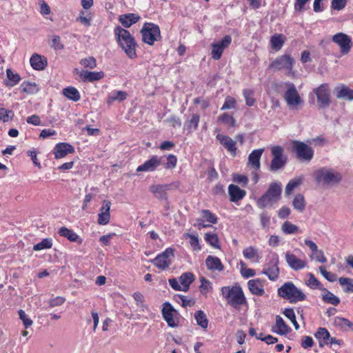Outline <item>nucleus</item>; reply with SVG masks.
Returning a JSON list of instances; mask_svg holds the SVG:
<instances>
[{"instance_id": "e433bc0d", "label": "nucleus", "mask_w": 353, "mask_h": 353, "mask_svg": "<svg viewBox=\"0 0 353 353\" xmlns=\"http://www.w3.org/2000/svg\"><path fill=\"white\" fill-rule=\"evenodd\" d=\"M285 41V37L283 34H274L271 37L270 43L272 47L276 50H279Z\"/></svg>"}, {"instance_id": "a878e982", "label": "nucleus", "mask_w": 353, "mask_h": 353, "mask_svg": "<svg viewBox=\"0 0 353 353\" xmlns=\"http://www.w3.org/2000/svg\"><path fill=\"white\" fill-rule=\"evenodd\" d=\"M205 264L207 268L210 270H217V271H222L224 268L223 265L222 264L221 260L214 256H208L205 260Z\"/></svg>"}, {"instance_id": "dca6fc26", "label": "nucleus", "mask_w": 353, "mask_h": 353, "mask_svg": "<svg viewBox=\"0 0 353 353\" xmlns=\"http://www.w3.org/2000/svg\"><path fill=\"white\" fill-rule=\"evenodd\" d=\"M285 260L289 267L295 271L303 269L307 265L305 261L297 258L295 254L290 252L285 253Z\"/></svg>"}, {"instance_id": "37998d69", "label": "nucleus", "mask_w": 353, "mask_h": 353, "mask_svg": "<svg viewBox=\"0 0 353 353\" xmlns=\"http://www.w3.org/2000/svg\"><path fill=\"white\" fill-rule=\"evenodd\" d=\"M281 230L286 234H292L299 232V227L287 221L282 225Z\"/></svg>"}, {"instance_id": "58836bf2", "label": "nucleus", "mask_w": 353, "mask_h": 353, "mask_svg": "<svg viewBox=\"0 0 353 353\" xmlns=\"http://www.w3.org/2000/svg\"><path fill=\"white\" fill-rule=\"evenodd\" d=\"M6 74L8 81H6V84L8 86L12 87L17 84L21 78L19 75L17 73H14L11 69H7L6 70Z\"/></svg>"}, {"instance_id": "6ab92c4d", "label": "nucleus", "mask_w": 353, "mask_h": 353, "mask_svg": "<svg viewBox=\"0 0 353 353\" xmlns=\"http://www.w3.org/2000/svg\"><path fill=\"white\" fill-rule=\"evenodd\" d=\"M216 139L220 141L221 145L232 153L233 156L236 155V142L234 141H233L230 137L221 134H218L216 135Z\"/></svg>"}, {"instance_id": "20e7f679", "label": "nucleus", "mask_w": 353, "mask_h": 353, "mask_svg": "<svg viewBox=\"0 0 353 353\" xmlns=\"http://www.w3.org/2000/svg\"><path fill=\"white\" fill-rule=\"evenodd\" d=\"M295 64L294 59L290 54H283L274 59L268 65V70L272 72L285 70L288 75H294L293 67Z\"/></svg>"}, {"instance_id": "a19ab883", "label": "nucleus", "mask_w": 353, "mask_h": 353, "mask_svg": "<svg viewBox=\"0 0 353 353\" xmlns=\"http://www.w3.org/2000/svg\"><path fill=\"white\" fill-rule=\"evenodd\" d=\"M339 282L341 286L345 287L343 289L345 292H353V279L341 277Z\"/></svg>"}, {"instance_id": "49530a36", "label": "nucleus", "mask_w": 353, "mask_h": 353, "mask_svg": "<svg viewBox=\"0 0 353 353\" xmlns=\"http://www.w3.org/2000/svg\"><path fill=\"white\" fill-rule=\"evenodd\" d=\"M52 246V241L51 239H43L40 243L33 246L34 251H39L44 249H50Z\"/></svg>"}, {"instance_id": "0e129e2a", "label": "nucleus", "mask_w": 353, "mask_h": 353, "mask_svg": "<svg viewBox=\"0 0 353 353\" xmlns=\"http://www.w3.org/2000/svg\"><path fill=\"white\" fill-rule=\"evenodd\" d=\"M51 47L54 48L55 50H62L64 48V46L61 43L60 37L58 35L53 36L51 40Z\"/></svg>"}, {"instance_id": "2eb2a0df", "label": "nucleus", "mask_w": 353, "mask_h": 353, "mask_svg": "<svg viewBox=\"0 0 353 353\" xmlns=\"http://www.w3.org/2000/svg\"><path fill=\"white\" fill-rule=\"evenodd\" d=\"M176 313V310L169 303H165L163 305L162 314L163 319L167 322L168 325L171 327L177 326V323L174 318V314Z\"/></svg>"}, {"instance_id": "680f3d73", "label": "nucleus", "mask_w": 353, "mask_h": 353, "mask_svg": "<svg viewBox=\"0 0 353 353\" xmlns=\"http://www.w3.org/2000/svg\"><path fill=\"white\" fill-rule=\"evenodd\" d=\"M261 224L264 228H268L270 223V216L266 212H263L260 214Z\"/></svg>"}, {"instance_id": "13d9d810", "label": "nucleus", "mask_w": 353, "mask_h": 353, "mask_svg": "<svg viewBox=\"0 0 353 353\" xmlns=\"http://www.w3.org/2000/svg\"><path fill=\"white\" fill-rule=\"evenodd\" d=\"M19 316L20 319L23 321V323L26 328H28L32 325V321L28 317V316L26 315V312L23 310H20L19 311Z\"/></svg>"}, {"instance_id": "4d7b16f0", "label": "nucleus", "mask_w": 353, "mask_h": 353, "mask_svg": "<svg viewBox=\"0 0 353 353\" xmlns=\"http://www.w3.org/2000/svg\"><path fill=\"white\" fill-rule=\"evenodd\" d=\"M240 264L241 266V273L243 277L249 278V277L254 276L255 275L254 270L250 269V268H246L245 263L242 261L240 263Z\"/></svg>"}, {"instance_id": "f704fd0d", "label": "nucleus", "mask_w": 353, "mask_h": 353, "mask_svg": "<svg viewBox=\"0 0 353 353\" xmlns=\"http://www.w3.org/2000/svg\"><path fill=\"white\" fill-rule=\"evenodd\" d=\"M63 94L68 99L74 101H77L80 99V94L78 90L74 87H68L63 90Z\"/></svg>"}, {"instance_id": "393cba45", "label": "nucleus", "mask_w": 353, "mask_h": 353, "mask_svg": "<svg viewBox=\"0 0 353 353\" xmlns=\"http://www.w3.org/2000/svg\"><path fill=\"white\" fill-rule=\"evenodd\" d=\"M248 286L252 294L256 296H262L265 291L263 284L259 279L250 280Z\"/></svg>"}, {"instance_id": "c85d7f7f", "label": "nucleus", "mask_w": 353, "mask_h": 353, "mask_svg": "<svg viewBox=\"0 0 353 353\" xmlns=\"http://www.w3.org/2000/svg\"><path fill=\"white\" fill-rule=\"evenodd\" d=\"M31 66L37 70H41L45 68L47 65L46 59H43L41 56L38 54L32 55L30 59Z\"/></svg>"}, {"instance_id": "bf43d9fd", "label": "nucleus", "mask_w": 353, "mask_h": 353, "mask_svg": "<svg viewBox=\"0 0 353 353\" xmlns=\"http://www.w3.org/2000/svg\"><path fill=\"white\" fill-rule=\"evenodd\" d=\"M219 121L222 123L228 124L230 126H234L235 124L234 119L229 115L228 113H224L219 117Z\"/></svg>"}, {"instance_id": "0eeeda50", "label": "nucleus", "mask_w": 353, "mask_h": 353, "mask_svg": "<svg viewBox=\"0 0 353 353\" xmlns=\"http://www.w3.org/2000/svg\"><path fill=\"white\" fill-rule=\"evenodd\" d=\"M285 86L287 90L284 93L283 97L288 106L291 110L298 109V107L303 103V100L301 99L295 85L292 83L288 82L285 83Z\"/></svg>"}, {"instance_id": "e2e57ef3", "label": "nucleus", "mask_w": 353, "mask_h": 353, "mask_svg": "<svg viewBox=\"0 0 353 353\" xmlns=\"http://www.w3.org/2000/svg\"><path fill=\"white\" fill-rule=\"evenodd\" d=\"M36 86H37V85L35 83H29V82H28V83L23 82L21 85L23 92H29V93L34 92L37 90Z\"/></svg>"}, {"instance_id": "39448f33", "label": "nucleus", "mask_w": 353, "mask_h": 353, "mask_svg": "<svg viewBox=\"0 0 353 353\" xmlns=\"http://www.w3.org/2000/svg\"><path fill=\"white\" fill-rule=\"evenodd\" d=\"M281 185L278 183H272L266 192L257 201V206L259 208H264L268 205H272L281 198Z\"/></svg>"}, {"instance_id": "f8f14e48", "label": "nucleus", "mask_w": 353, "mask_h": 353, "mask_svg": "<svg viewBox=\"0 0 353 353\" xmlns=\"http://www.w3.org/2000/svg\"><path fill=\"white\" fill-rule=\"evenodd\" d=\"M314 92L320 107L322 108L328 107L330 103V94L328 85L327 84H322L315 89Z\"/></svg>"}, {"instance_id": "8fccbe9b", "label": "nucleus", "mask_w": 353, "mask_h": 353, "mask_svg": "<svg viewBox=\"0 0 353 353\" xmlns=\"http://www.w3.org/2000/svg\"><path fill=\"white\" fill-rule=\"evenodd\" d=\"M14 117V112L12 110H7L6 108H0V120L3 122H8Z\"/></svg>"}, {"instance_id": "9b49d317", "label": "nucleus", "mask_w": 353, "mask_h": 353, "mask_svg": "<svg viewBox=\"0 0 353 353\" xmlns=\"http://www.w3.org/2000/svg\"><path fill=\"white\" fill-rule=\"evenodd\" d=\"M332 41L340 47L343 54L350 52L352 43L351 38L347 34L342 32L337 33L332 37Z\"/></svg>"}, {"instance_id": "9d476101", "label": "nucleus", "mask_w": 353, "mask_h": 353, "mask_svg": "<svg viewBox=\"0 0 353 353\" xmlns=\"http://www.w3.org/2000/svg\"><path fill=\"white\" fill-rule=\"evenodd\" d=\"M231 42L232 38L230 35L225 36L221 41L213 42L211 44L212 58L214 60H219L224 50L230 45Z\"/></svg>"}, {"instance_id": "b1692460", "label": "nucleus", "mask_w": 353, "mask_h": 353, "mask_svg": "<svg viewBox=\"0 0 353 353\" xmlns=\"http://www.w3.org/2000/svg\"><path fill=\"white\" fill-rule=\"evenodd\" d=\"M315 338L319 341V347H323L329 344L330 334L325 327H319L314 334Z\"/></svg>"}, {"instance_id": "412c9836", "label": "nucleus", "mask_w": 353, "mask_h": 353, "mask_svg": "<svg viewBox=\"0 0 353 353\" xmlns=\"http://www.w3.org/2000/svg\"><path fill=\"white\" fill-rule=\"evenodd\" d=\"M263 152V148L254 150L248 156V164L255 170L260 168V159Z\"/></svg>"}, {"instance_id": "473e14b6", "label": "nucleus", "mask_w": 353, "mask_h": 353, "mask_svg": "<svg viewBox=\"0 0 353 353\" xmlns=\"http://www.w3.org/2000/svg\"><path fill=\"white\" fill-rule=\"evenodd\" d=\"M303 182L302 177H297L291 179L288 183L287 184L285 188V194L287 196H289L292 194V192L299 186Z\"/></svg>"}, {"instance_id": "603ef678", "label": "nucleus", "mask_w": 353, "mask_h": 353, "mask_svg": "<svg viewBox=\"0 0 353 353\" xmlns=\"http://www.w3.org/2000/svg\"><path fill=\"white\" fill-rule=\"evenodd\" d=\"M80 63L85 68L93 69L97 66L96 59L92 57H89L81 60Z\"/></svg>"}, {"instance_id": "09e8293b", "label": "nucleus", "mask_w": 353, "mask_h": 353, "mask_svg": "<svg viewBox=\"0 0 353 353\" xmlns=\"http://www.w3.org/2000/svg\"><path fill=\"white\" fill-rule=\"evenodd\" d=\"M283 314L289 319L291 322L292 323L293 325L294 326V328L297 330L299 328V325L298 324L296 320V316L295 313L292 308H288L285 309L283 312Z\"/></svg>"}, {"instance_id": "6e6552de", "label": "nucleus", "mask_w": 353, "mask_h": 353, "mask_svg": "<svg viewBox=\"0 0 353 353\" xmlns=\"http://www.w3.org/2000/svg\"><path fill=\"white\" fill-rule=\"evenodd\" d=\"M292 148L297 159L302 161L309 162L314 157L313 149L304 142L294 140L292 142Z\"/></svg>"}, {"instance_id": "4be33fe9", "label": "nucleus", "mask_w": 353, "mask_h": 353, "mask_svg": "<svg viewBox=\"0 0 353 353\" xmlns=\"http://www.w3.org/2000/svg\"><path fill=\"white\" fill-rule=\"evenodd\" d=\"M272 331L280 335H285L290 332V328L286 325L283 318L277 315L276 316V323L272 327Z\"/></svg>"}, {"instance_id": "aec40b11", "label": "nucleus", "mask_w": 353, "mask_h": 353, "mask_svg": "<svg viewBox=\"0 0 353 353\" xmlns=\"http://www.w3.org/2000/svg\"><path fill=\"white\" fill-rule=\"evenodd\" d=\"M228 194L231 201L237 202L245 196L246 192L238 185L230 184L228 187Z\"/></svg>"}, {"instance_id": "c03bdc74", "label": "nucleus", "mask_w": 353, "mask_h": 353, "mask_svg": "<svg viewBox=\"0 0 353 353\" xmlns=\"http://www.w3.org/2000/svg\"><path fill=\"white\" fill-rule=\"evenodd\" d=\"M199 119V115L194 114H192V118L185 123V126L189 132L195 130L197 128Z\"/></svg>"}, {"instance_id": "052dcab7", "label": "nucleus", "mask_w": 353, "mask_h": 353, "mask_svg": "<svg viewBox=\"0 0 353 353\" xmlns=\"http://www.w3.org/2000/svg\"><path fill=\"white\" fill-rule=\"evenodd\" d=\"M271 152L273 158L286 157L285 155H283V148L280 145L273 146L271 148Z\"/></svg>"}, {"instance_id": "72a5a7b5", "label": "nucleus", "mask_w": 353, "mask_h": 353, "mask_svg": "<svg viewBox=\"0 0 353 353\" xmlns=\"http://www.w3.org/2000/svg\"><path fill=\"white\" fill-rule=\"evenodd\" d=\"M287 163V157L273 158L270 165V170L276 172L285 166Z\"/></svg>"}, {"instance_id": "774afa93", "label": "nucleus", "mask_w": 353, "mask_h": 353, "mask_svg": "<svg viewBox=\"0 0 353 353\" xmlns=\"http://www.w3.org/2000/svg\"><path fill=\"white\" fill-rule=\"evenodd\" d=\"M309 279L307 284L312 288H317L320 285V282L315 278L313 274H308Z\"/></svg>"}, {"instance_id": "5701e85b", "label": "nucleus", "mask_w": 353, "mask_h": 353, "mask_svg": "<svg viewBox=\"0 0 353 353\" xmlns=\"http://www.w3.org/2000/svg\"><path fill=\"white\" fill-rule=\"evenodd\" d=\"M334 93L337 99H343L347 101L353 100V90L344 85L335 88Z\"/></svg>"}, {"instance_id": "7c9ffc66", "label": "nucleus", "mask_w": 353, "mask_h": 353, "mask_svg": "<svg viewBox=\"0 0 353 353\" xmlns=\"http://www.w3.org/2000/svg\"><path fill=\"white\" fill-rule=\"evenodd\" d=\"M59 233L61 236L67 238L72 242H79L80 243H81V239L79 238V235L65 227H61L59 229Z\"/></svg>"}, {"instance_id": "4468645a", "label": "nucleus", "mask_w": 353, "mask_h": 353, "mask_svg": "<svg viewBox=\"0 0 353 353\" xmlns=\"http://www.w3.org/2000/svg\"><path fill=\"white\" fill-rule=\"evenodd\" d=\"M174 256L173 250L171 248L166 249L163 253L159 254L152 263L157 268L164 270L171 264L170 257Z\"/></svg>"}, {"instance_id": "ea45409f", "label": "nucleus", "mask_w": 353, "mask_h": 353, "mask_svg": "<svg viewBox=\"0 0 353 353\" xmlns=\"http://www.w3.org/2000/svg\"><path fill=\"white\" fill-rule=\"evenodd\" d=\"M325 290V293L322 296L323 300L327 303H330L333 305H338L340 303L339 298L330 291L326 290Z\"/></svg>"}, {"instance_id": "4c0bfd02", "label": "nucleus", "mask_w": 353, "mask_h": 353, "mask_svg": "<svg viewBox=\"0 0 353 353\" xmlns=\"http://www.w3.org/2000/svg\"><path fill=\"white\" fill-rule=\"evenodd\" d=\"M292 205L294 209L299 212H303L305 208V201L303 195L297 194L294 198Z\"/></svg>"}, {"instance_id": "79ce46f5", "label": "nucleus", "mask_w": 353, "mask_h": 353, "mask_svg": "<svg viewBox=\"0 0 353 353\" xmlns=\"http://www.w3.org/2000/svg\"><path fill=\"white\" fill-rule=\"evenodd\" d=\"M335 323L338 326L345 331L353 330V323L345 318L336 317Z\"/></svg>"}, {"instance_id": "ddd939ff", "label": "nucleus", "mask_w": 353, "mask_h": 353, "mask_svg": "<svg viewBox=\"0 0 353 353\" xmlns=\"http://www.w3.org/2000/svg\"><path fill=\"white\" fill-rule=\"evenodd\" d=\"M279 258L277 255L270 261L262 271V274H265L271 281H276L279 274V268L278 267Z\"/></svg>"}, {"instance_id": "423d86ee", "label": "nucleus", "mask_w": 353, "mask_h": 353, "mask_svg": "<svg viewBox=\"0 0 353 353\" xmlns=\"http://www.w3.org/2000/svg\"><path fill=\"white\" fill-rule=\"evenodd\" d=\"M278 294L290 303H296L305 299L304 293L298 289L293 283L288 282L284 283L278 289Z\"/></svg>"}, {"instance_id": "cd10ccee", "label": "nucleus", "mask_w": 353, "mask_h": 353, "mask_svg": "<svg viewBox=\"0 0 353 353\" xmlns=\"http://www.w3.org/2000/svg\"><path fill=\"white\" fill-rule=\"evenodd\" d=\"M169 185H154L150 187V191L159 199H166V192L169 190Z\"/></svg>"}, {"instance_id": "f3484780", "label": "nucleus", "mask_w": 353, "mask_h": 353, "mask_svg": "<svg viewBox=\"0 0 353 353\" xmlns=\"http://www.w3.org/2000/svg\"><path fill=\"white\" fill-rule=\"evenodd\" d=\"M161 158L157 156H152V158L146 161L143 164L137 168V172H152L160 165Z\"/></svg>"}, {"instance_id": "2f4dec72", "label": "nucleus", "mask_w": 353, "mask_h": 353, "mask_svg": "<svg viewBox=\"0 0 353 353\" xmlns=\"http://www.w3.org/2000/svg\"><path fill=\"white\" fill-rule=\"evenodd\" d=\"M80 77L85 81L92 82L101 79L104 77V73L103 72L82 71L80 73Z\"/></svg>"}, {"instance_id": "338daca9", "label": "nucleus", "mask_w": 353, "mask_h": 353, "mask_svg": "<svg viewBox=\"0 0 353 353\" xmlns=\"http://www.w3.org/2000/svg\"><path fill=\"white\" fill-rule=\"evenodd\" d=\"M65 299L62 296H57L49 300V305L51 307L61 305L65 302Z\"/></svg>"}, {"instance_id": "3c124183", "label": "nucleus", "mask_w": 353, "mask_h": 353, "mask_svg": "<svg viewBox=\"0 0 353 353\" xmlns=\"http://www.w3.org/2000/svg\"><path fill=\"white\" fill-rule=\"evenodd\" d=\"M202 218L205 219L206 221L210 223H217V218L216 216L212 214L210 210H202L201 211Z\"/></svg>"}, {"instance_id": "1a4fd4ad", "label": "nucleus", "mask_w": 353, "mask_h": 353, "mask_svg": "<svg viewBox=\"0 0 353 353\" xmlns=\"http://www.w3.org/2000/svg\"><path fill=\"white\" fill-rule=\"evenodd\" d=\"M143 41L149 45H153L154 41L161 38L159 27L152 23H145L141 30Z\"/></svg>"}, {"instance_id": "c756f323", "label": "nucleus", "mask_w": 353, "mask_h": 353, "mask_svg": "<svg viewBox=\"0 0 353 353\" xmlns=\"http://www.w3.org/2000/svg\"><path fill=\"white\" fill-rule=\"evenodd\" d=\"M181 284L182 291L187 292L189 290L190 284L194 281V276L191 272L183 273L179 278Z\"/></svg>"}, {"instance_id": "f257e3e1", "label": "nucleus", "mask_w": 353, "mask_h": 353, "mask_svg": "<svg viewBox=\"0 0 353 353\" xmlns=\"http://www.w3.org/2000/svg\"><path fill=\"white\" fill-rule=\"evenodd\" d=\"M114 34L121 48L130 59L137 57V43L130 32L120 26L114 28Z\"/></svg>"}, {"instance_id": "5fc2aeb1", "label": "nucleus", "mask_w": 353, "mask_h": 353, "mask_svg": "<svg viewBox=\"0 0 353 353\" xmlns=\"http://www.w3.org/2000/svg\"><path fill=\"white\" fill-rule=\"evenodd\" d=\"M243 254L244 257L248 259H252L255 257L258 258L257 250L252 246L245 249L243 252Z\"/></svg>"}, {"instance_id": "f03ea898", "label": "nucleus", "mask_w": 353, "mask_h": 353, "mask_svg": "<svg viewBox=\"0 0 353 353\" xmlns=\"http://www.w3.org/2000/svg\"><path fill=\"white\" fill-rule=\"evenodd\" d=\"M314 177L318 184L323 186H333L342 180V174L339 172L328 167L315 170Z\"/></svg>"}, {"instance_id": "69168bd1", "label": "nucleus", "mask_w": 353, "mask_h": 353, "mask_svg": "<svg viewBox=\"0 0 353 353\" xmlns=\"http://www.w3.org/2000/svg\"><path fill=\"white\" fill-rule=\"evenodd\" d=\"M186 236L188 238H190V245L194 248V250H200L201 247L199 245L198 237L194 235L190 234H187Z\"/></svg>"}, {"instance_id": "bb28decb", "label": "nucleus", "mask_w": 353, "mask_h": 353, "mask_svg": "<svg viewBox=\"0 0 353 353\" xmlns=\"http://www.w3.org/2000/svg\"><path fill=\"white\" fill-rule=\"evenodd\" d=\"M140 17L134 13L125 14L119 16V20L125 28H130L132 24L136 23Z\"/></svg>"}, {"instance_id": "de8ad7c7", "label": "nucleus", "mask_w": 353, "mask_h": 353, "mask_svg": "<svg viewBox=\"0 0 353 353\" xmlns=\"http://www.w3.org/2000/svg\"><path fill=\"white\" fill-rule=\"evenodd\" d=\"M205 240L212 247L215 248H220L219 244V238L216 234L206 233L205 235Z\"/></svg>"}, {"instance_id": "a211bd4d", "label": "nucleus", "mask_w": 353, "mask_h": 353, "mask_svg": "<svg viewBox=\"0 0 353 353\" xmlns=\"http://www.w3.org/2000/svg\"><path fill=\"white\" fill-rule=\"evenodd\" d=\"M74 148L72 145L67 143H58L54 148V155L56 159H61L65 157L68 154L73 153Z\"/></svg>"}, {"instance_id": "7ed1b4c3", "label": "nucleus", "mask_w": 353, "mask_h": 353, "mask_svg": "<svg viewBox=\"0 0 353 353\" xmlns=\"http://www.w3.org/2000/svg\"><path fill=\"white\" fill-rule=\"evenodd\" d=\"M221 294L226 299L228 303L234 307H237L246 301L241 288L236 284L232 287H223L221 288Z\"/></svg>"}, {"instance_id": "864d4df0", "label": "nucleus", "mask_w": 353, "mask_h": 353, "mask_svg": "<svg viewBox=\"0 0 353 353\" xmlns=\"http://www.w3.org/2000/svg\"><path fill=\"white\" fill-rule=\"evenodd\" d=\"M243 96L245 99L246 105L252 106L255 103V99L253 98V92L251 90L246 89L243 90Z\"/></svg>"}, {"instance_id": "a18cd8bd", "label": "nucleus", "mask_w": 353, "mask_h": 353, "mask_svg": "<svg viewBox=\"0 0 353 353\" xmlns=\"http://www.w3.org/2000/svg\"><path fill=\"white\" fill-rule=\"evenodd\" d=\"M127 96L128 94L125 92L116 91L110 95L108 99V103H111L112 102L117 100L119 101H122L126 99Z\"/></svg>"}, {"instance_id": "6e6d98bb", "label": "nucleus", "mask_w": 353, "mask_h": 353, "mask_svg": "<svg viewBox=\"0 0 353 353\" xmlns=\"http://www.w3.org/2000/svg\"><path fill=\"white\" fill-rule=\"evenodd\" d=\"M319 270L321 274L329 281L333 282L336 279V275L327 272L324 266H320Z\"/></svg>"}, {"instance_id": "c9c22d12", "label": "nucleus", "mask_w": 353, "mask_h": 353, "mask_svg": "<svg viewBox=\"0 0 353 353\" xmlns=\"http://www.w3.org/2000/svg\"><path fill=\"white\" fill-rule=\"evenodd\" d=\"M194 319L196 321V323L201 327L206 329L208 325V320L206 315L202 310H198L194 314Z\"/></svg>"}]
</instances>
